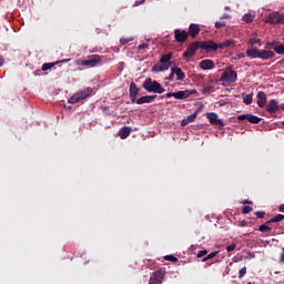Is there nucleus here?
<instances>
[{"mask_svg":"<svg viewBox=\"0 0 284 284\" xmlns=\"http://www.w3.org/2000/svg\"><path fill=\"white\" fill-rule=\"evenodd\" d=\"M281 221H284V215L277 214L273 219L268 220L266 223H281Z\"/></svg>","mask_w":284,"mask_h":284,"instance_id":"28","label":"nucleus"},{"mask_svg":"<svg viewBox=\"0 0 284 284\" xmlns=\"http://www.w3.org/2000/svg\"><path fill=\"white\" fill-rule=\"evenodd\" d=\"M239 79V73L229 67L220 77L222 83H227V85H234Z\"/></svg>","mask_w":284,"mask_h":284,"instance_id":"3","label":"nucleus"},{"mask_svg":"<svg viewBox=\"0 0 284 284\" xmlns=\"http://www.w3.org/2000/svg\"><path fill=\"white\" fill-rule=\"evenodd\" d=\"M278 212H284V204L278 206Z\"/></svg>","mask_w":284,"mask_h":284,"instance_id":"52","label":"nucleus"},{"mask_svg":"<svg viewBox=\"0 0 284 284\" xmlns=\"http://www.w3.org/2000/svg\"><path fill=\"white\" fill-rule=\"evenodd\" d=\"M187 123H190V122L187 121V119L182 120V121H181L182 128H185V125H187Z\"/></svg>","mask_w":284,"mask_h":284,"instance_id":"47","label":"nucleus"},{"mask_svg":"<svg viewBox=\"0 0 284 284\" xmlns=\"http://www.w3.org/2000/svg\"><path fill=\"white\" fill-rule=\"evenodd\" d=\"M270 223H264L258 226V232H272V227L267 226Z\"/></svg>","mask_w":284,"mask_h":284,"instance_id":"30","label":"nucleus"},{"mask_svg":"<svg viewBox=\"0 0 284 284\" xmlns=\"http://www.w3.org/2000/svg\"><path fill=\"white\" fill-rule=\"evenodd\" d=\"M227 26V23H225V21L222 22H215V28L217 30H221V28H225Z\"/></svg>","mask_w":284,"mask_h":284,"instance_id":"38","label":"nucleus"},{"mask_svg":"<svg viewBox=\"0 0 284 284\" xmlns=\"http://www.w3.org/2000/svg\"><path fill=\"white\" fill-rule=\"evenodd\" d=\"M132 133V128L130 126H123L120 131H119V136L120 139H128L130 136V134Z\"/></svg>","mask_w":284,"mask_h":284,"instance_id":"24","label":"nucleus"},{"mask_svg":"<svg viewBox=\"0 0 284 284\" xmlns=\"http://www.w3.org/2000/svg\"><path fill=\"white\" fill-rule=\"evenodd\" d=\"M141 89L136 87V83L131 82L129 88V94L132 103H136V97H139Z\"/></svg>","mask_w":284,"mask_h":284,"instance_id":"12","label":"nucleus"},{"mask_svg":"<svg viewBox=\"0 0 284 284\" xmlns=\"http://www.w3.org/2000/svg\"><path fill=\"white\" fill-rule=\"evenodd\" d=\"M214 92V85H206L202 89V94H212Z\"/></svg>","mask_w":284,"mask_h":284,"instance_id":"32","label":"nucleus"},{"mask_svg":"<svg viewBox=\"0 0 284 284\" xmlns=\"http://www.w3.org/2000/svg\"><path fill=\"white\" fill-rule=\"evenodd\" d=\"M206 42L205 41H195L189 44L186 50L183 52L184 59H192L199 49L205 50Z\"/></svg>","mask_w":284,"mask_h":284,"instance_id":"2","label":"nucleus"},{"mask_svg":"<svg viewBox=\"0 0 284 284\" xmlns=\"http://www.w3.org/2000/svg\"><path fill=\"white\" fill-rule=\"evenodd\" d=\"M156 99V95H143L135 100L138 105H143V103H152Z\"/></svg>","mask_w":284,"mask_h":284,"instance_id":"18","label":"nucleus"},{"mask_svg":"<svg viewBox=\"0 0 284 284\" xmlns=\"http://www.w3.org/2000/svg\"><path fill=\"white\" fill-rule=\"evenodd\" d=\"M166 99H172V97H174V93H166Z\"/></svg>","mask_w":284,"mask_h":284,"instance_id":"51","label":"nucleus"},{"mask_svg":"<svg viewBox=\"0 0 284 284\" xmlns=\"http://www.w3.org/2000/svg\"><path fill=\"white\" fill-rule=\"evenodd\" d=\"M231 45H234V40L224 41V48H230Z\"/></svg>","mask_w":284,"mask_h":284,"instance_id":"43","label":"nucleus"},{"mask_svg":"<svg viewBox=\"0 0 284 284\" xmlns=\"http://www.w3.org/2000/svg\"><path fill=\"white\" fill-rule=\"evenodd\" d=\"M186 121L189 123H194V121H196V113L190 114L186 116Z\"/></svg>","mask_w":284,"mask_h":284,"instance_id":"35","label":"nucleus"},{"mask_svg":"<svg viewBox=\"0 0 284 284\" xmlns=\"http://www.w3.org/2000/svg\"><path fill=\"white\" fill-rule=\"evenodd\" d=\"M281 110H283V111H284V104H283V105H281Z\"/></svg>","mask_w":284,"mask_h":284,"instance_id":"55","label":"nucleus"},{"mask_svg":"<svg viewBox=\"0 0 284 284\" xmlns=\"http://www.w3.org/2000/svg\"><path fill=\"white\" fill-rule=\"evenodd\" d=\"M3 65H6V59L0 55V68H3Z\"/></svg>","mask_w":284,"mask_h":284,"instance_id":"46","label":"nucleus"},{"mask_svg":"<svg viewBox=\"0 0 284 284\" xmlns=\"http://www.w3.org/2000/svg\"><path fill=\"white\" fill-rule=\"evenodd\" d=\"M189 37L196 39L199 37V33L201 32V27L196 23H191L189 27V31H186Z\"/></svg>","mask_w":284,"mask_h":284,"instance_id":"15","label":"nucleus"},{"mask_svg":"<svg viewBox=\"0 0 284 284\" xmlns=\"http://www.w3.org/2000/svg\"><path fill=\"white\" fill-rule=\"evenodd\" d=\"M242 97H243V103H245V105H252V101H253L252 94L242 93Z\"/></svg>","mask_w":284,"mask_h":284,"instance_id":"27","label":"nucleus"},{"mask_svg":"<svg viewBox=\"0 0 284 284\" xmlns=\"http://www.w3.org/2000/svg\"><path fill=\"white\" fill-rule=\"evenodd\" d=\"M265 50H274L276 54H284V45L278 41L266 42Z\"/></svg>","mask_w":284,"mask_h":284,"instance_id":"7","label":"nucleus"},{"mask_svg":"<svg viewBox=\"0 0 284 284\" xmlns=\"http://www.w3.org/2000/svg\"><path fill=\"white\" fill-rule=\"evenodd\" d=\"M266 23H272L273 26H281L284 23V14L278 12L270 13L266 18Z\"/></svg>","mask_w":284,"mask_h":284,"instance_id":"5","label":"nucleus"},{"mask_svg":"<svg viewBox=\"0 0 284 284\" xmlns=\"http://www.w3.org/2000/svg\"><path fill=\"white\" fill-rule=\"evenodd\" d=\"M68 61H70V59H64L58 62L44 63L42 64V72H47V70H52V68L58 65V63H68Z\"/></svg>","mask_w":284,"mask_h":284,"instance_id":"22","label":"nucleus"},{"mask_svg":"<svg viewBox=\"0 0 284 284\" xmlns=\"http://www.w3.org/2000/svg\"><path fill=\"white\" fill-rule=\"evenodd\" d=\"M251 45H261V39L252 38L250 39Z\"/></svg>","mask_w":284,"mask_h":284,"instance_id":"36","label":"nucleus"},{"mask_svg":"<svg viewBox=\"0 0 284 284\" xmlns=\"http://www.w3.org/2000/svg\"><path fill=\"white\" fill-rule=\"evenodd\" d=\"M92 89L88 88L84 89L83 91H80L75 94H73L69 100L68 103L74 104V103H80V101H83L88 99V97H92Z\"/></svg>","mask_w":284,"mask_h":284,"instance_id":"4","label":"nucleus"},{"mask_svg":"<svg viewBox=\"0 0 284 284\" xmlns=\"http://www.w3.org/2000/svg\"><path fill=\"white\" fill-rule=\"evenodd\" d=\"M243 203H244V205H246V204H250V203H252V202H250V201H244Z\"/></svg>","mask_w":284,"mask_h":284,"instance_id":"53","label":"nucleus"},{"mask_svg":"<svg viewBox=\"0 0 284 284\" xmlns=\"http://www.w3.org/2000/svg\"><path fill=\"white\" fill-rule=\"evenodd\" d=\"M215 256H219V251L211 252L205 257H203L202 263H205L206 261H210L214 258Z\"/></svg>","mask_w":284,"mask_h":284,"instance_id":"29","label":"nucleus"},{"mask_svg":"<svg viewBox=\"0 0 284 284\" xmlns=\"http://www.w3.org/2000/svg\"><path fill=\"white\" fill-rule=\"evenodd\" d=\"M280 263H284V251L280 254Z\"/></svg>","mask_w":284,"mask_h":284,"instance_id":"49","label":"nucleus"},{"mask_svg":"<svg viewBox=\"0 0 284 284\" xmlns=\"http://www.w3.org/2000/svg\"><path fill=\"white\" fill-rule=\"evenodd\" d=\"M255 215L257 216V219H265V212L263 211L255 212Z\"/></svg>","mask_w":284,"mask_h":284,"instance_id":"44","label":"nucleus"},{"mask_svg":"<svg viewBox=\"0 0 284 284\" xmlns=\"http://www.w3.org/2000/svg\"><path fill=\"white\" fill-rule=\"evenodd\" d=\"M245 274H247V267H242L239 272V278H243V276H245Z\"/></svg>","mask_w":284,"mask_h":284,"instance_id":"37","label":"nucleus"},{"mask_svg":"<svg viewBox=\"0 0 284 284\" xmlns=\"http://www.w3.org/2000/svg\"><path fill=\"white\" fill-rule=\"evenodd\" d=\"M248 121V123H253V124H258L261 123L262 119L254 115V114H251V113H247V114H241L237 116V121Z\"/></svg>","mask_w":284,"mask_h":284,"instance_id":"11","label":"nucleus"},{"mask_svg":"<svg viewBox=\"0 0 284 284\" xmlns=\"http://www.w3.org/2000/svg\"><path fill=\"white\" fill-rule=\"evenodd\" d=\"M281 106H278V102L276 100H270L268 104L266 106V112H268L270 114H274V112H278V109Z\"/></svg>","mask_w":284,"mask_h":284,"instance_id":"17","label":"nucleus"},{"mask_svg":"<svg viewBox=\"0 0 284 284\" xmlns=\"http://www.w3.org/2000/svg\"><path fill=\"white\" fill-rule=\"evenodd\" d=\"M189 38H190V33H187V31L181 30V29L174 30V39L176 43H185Z\"/></svg>","mask_w":284,"mask_h":284,"instance_id":"8","label":"nucleus"},{"mask_svg":"<svg viewBox=\"0 0 284 284\" xmlns=\"http://www.w3.org/2000/svg\"><path fill=\"white\" fill-rule=\"evenodd\" d=\"M174 69L171 68V73L169 74V77L166 78V81H174Z\"/></svg>","mask_w":284,"mask_h":284,"instance_id":"42","label":"nucleus"},{"mask_svg":"<svg viewBox=\"0 0 284 284\" xmlns=\"http://www.w3.org/2000/svg\"><path fill=\"white\" fill-rule=\"evenodd\" d=\"M143 3H145V0H138V1H135V4H134V6H141V4H143Z\"/></svg>","mask_w":284,"mask_h":284,"instance_id":"48","label":"nucleus"},{"mask_svg":"<svg viewBox=\"0 0 284 284\" xmlns=\"http://www.w3.org/2000/svg\"><path fill=\"white\" fill-rule=\"evenodd\" d=\"M173 72L176 75V81H185V72L179 67H173Z\"/></svg>","mask_w":284,"mask_h":284,"instance_id":"23","label":"nucleus"},{"mask_svg":"<svg viewBox=\"0 0 284 284\" xmlns=\"http://www.w3.org/2000/svg\"><path fill=\"white\" fill-rule=\"evenodd\" d=\"M234 250H236V244L235 243H232V244L226 246V252H234Z\"/></svg>","mask_w":284,"mask_h":284,"instance_id":"41","label":"nucleus"},{"mask_svg":"<svg viewBox=\"0 0 284 284\" xmlns=\"http://www.w3.org/2000/svg\"><path fill=\"white\" fill-rule=\"evenodd\" d=\"M206 118L212 125H219L220 130L223 128V120L219 119V114L215 112L207 113Z\"/></svg>","mask_w":284,"mask_h":284,"instance_id":"13","label":"nucleus"},{"mask_svg":"<svg viewBox=\"0 0 284 284\" xmlns=\"http://www.w3.org/2000/svg\"><path fill=\"white\" fill-rule=\"evenodd\" d=\"M282 124L284 125V121L282 122Z\"/></svg>","mask_w":284,"mask_h":284,"instance_id":"57","label":"nucleus"},{"mask_svg":"<svg viewBox=\"0 0 284 284\" xmlns=\"http://www.w3.org/2000/svg\"><path fill=\"white\" fill-rule=\"evenodd\" d=\"M192 94H196V90L178 91L173 93V97L174 99H178V101H183L185 99H190Z\"/></svg>","mask_w":284,"mask_h":284,"instance_id":"10","label":"nucleus"},{"mask_svg":"<svg viewBox=\"0 0 284 284\" xmlns=\"http://www.w3.org/2000/svg\"><path fill=\"white\" fill-rule=\"evenodd\" d=\"M130 41H134V39L133 38H121L120 39L121 45H128V43H130Z\"/></svg>","mask_w":284,"mask_h":284,"instance_id":"33","label":"nucleus"},{"mask_svg":"<svg viewBox=\"0 0 284 284\" xmlns=\"http://www.w3.org/2000/svg\"><path fill=\"white\" fill-rule=\"evenodd\" d=\"M252 210H254L252 206H244L243 210H242V213L243 214H250V212H252Z\"/></svg>","mask_w":284,"mask_h":284,"instance_id":"40","label":"nucleus"},{"mask_svg":"<svg viewBox=\"0 0 284 284\" xmlns=\"http://www.w3.org/2000/svg\"><path fill=\"white\" fill-rule=\"evenodd\" d=\"M222 19H230V17H227V16H223V17H222Z\"/></svg>","mask_w":284,"mask_h":284,"instance_id":"54","label":"nucleus"},{"mask_svg":"<svg viewBox=\"0 0 284 284\" xmlns=\"http://www.w3.org/2000/svg\"><path fill=\"white\" fill-rule=\"evenodd\" d=\"M267 103V95L263 91L257 92V105L258 108H265Z\"/></svg>","mask_w":284,"mask_h":284,"instance_id":"19","label":"nucleus"},{"mask_svg":"<svg viewBox=\"0 0 284 284\" xmlns=\"http://www.w3.org/2000/svg\"><path fill=\"white\" fill-rule=\"evenodd\" d=\"M236 57L237 59H245V53H239Z\"/></svg>","mask_w":284,"mask_h":284,"instance_id":"50","label":"nucleus"},{"mask_svg":"<svg viewBox=\"0 0 284 284\" xmlns=\"http://www.w3.org/2000/svg\"><path fill=\"white\" fill-rule=\"evenodd\" d=\"M205 43H206V47H204L205 52H216V50L225 49V42L216 44V42L209 40V41H205Z\"/></svg>","mask_w":284,"mask_h":284,"instance_id":"9","label":"nucleus"},{"mask_svg":"<svg viewBox=\"0 0 284 284\" xmlns=\"http://www.w3.org/2000/svg\"><path fill=\"white\" fill-rule=\"evenodd\" d=\"M201 70H214V61L206 59L200 62Z\"/></svg>","mask_w":284,"mask_h":284,"instance_id":"21","label":"nucleus"},{"mask_svg":"<svg viewBox=\"0 0 284 284\" xmlns=\"http://www.w3.org/2000/svg\"><path fill=\"white\" fill-rule=\"evenodd\" d=\"M207 255V250L199 251L196 254L197 258H203V256Z\"/></svg>","mask_w":284,"mask_h":284,"instance_id":"39","label":"nucleus"},{"mask_svg":"<svg viewBox=\"0 0 284 284\" xmlns=\"http://www.w3.org/2000/svg\"><path fill=\"white\" fill-rule=\"evenodd\" d=\"M164 261H170L171 263H176V261H179V258L174 255H166V256H164Z\"/></svg>","mask_w":284,"mask_h":284,"instance_id":"34","label":"nucleus"},{"mask_svg":"<svg viewBox=\"0 0 284 284\" xmlns=\"http://www.w3.org/2000/svg\"><path fill=\"white\" fill-rule=\"evenodd\" d=\"M246 57H248V59H258L260 54H261V50H258V48H251L247 49L245 52Z\"/></svg>","mask_w":284,"mask_h":284,"instance_id":"20","label":"nucleus"},{"mask_svg":"<svg viewBox=\"0 0 284 284\" xmlns=\"http://www.w3.org/2000/svg\"><path fill=\"white\" fill-rule=\"evenodd\" d=\"M142 88H144L146 92H154L155 94H163V92H165V88L161 87V83L152 80V78H148L143 82Z\"/></svg>","mask_w":284,"mask_h":284,"instance_id":"1","label":"nucleus"},{"mask_svg":"<svg viewBox=\"0 0 284 284\" xmlns=\"http://www.w3.org/2000/svg\"><path fill=\"white\" fill-rule=\"evenodd\" d=\"M274 57H276V53H274L272 50H260L258 59H262V61L274 59Z\"/></svg>","mask_w":284,"mask_h":284,"instance_id":"16","label":"nucleus"},{"mask_svg":"<svg viewBox=\"0 0 284 284\" xmlns=\"http://www.w3.org/2000/svg\"><path fill=\"white\" fill-rule=\"evenodd\" d=\"M170 70V64H155L152 68V72H165Z\"/></svg>","mask_w":284,"mask_h":284,"instance_id":"25","label":"nucleus"},{"mask_svg":"<svg viewBox=\"0 0 284 284\" xmlns=\"http://www.w3.org/2000/svg\"><path fill=\"white\" fill-rule=\"evenodd\" d=\"M164 274L161 271H155L152 273L149 284H162L163 283V278H164Z\"/></svg>","mask_w":284,"mask_h":284,"instance_id":"14","label":"nucleus"},{"mask_svg":"<svg viewBox=\"0 0 284 284\" xmlns=\"http://www.w3.org/2000/svg\"><path fill=\"white\" fill-rule=\"evenodd\" d=\"M170 61H172V53L163 54L160 59V63L164 65H170Z\"/></svg>","mask_w":284,"mask_h":284,"instance_id":"26","label":"nucleus"},{"mask_svg":"<svg viewBox=\"0 0 284 284\" xmlns=\"http://www.w3.org/2000/svg\"><path fill=\"white\" fill-rule=\"evenodd\" d=\"M101 63V55L93 54L90 55L87 60L80 61V65H89V68H94Z\"/></svg>","mask_w":284,"mask_h":284,"instance_id":"6","label":"nucleus"},{"mask_svg":"<svg viewBox=\"0 0 284 284\" xmlns=\"http://www.w3.org/2000/svg\"><path fill=\"white\" fill-rule=\"evenodd\" d=\"M148 48H150L149 43H142V44H139V47H138V49H140V50H145Z\"/></svg>","mask_w":284,"mask_h":284,"instance_id":"45","label":"nucleus"},{"mask_svg":"<svg viewBox=\"0 0 284 284\" xmlns=\"http://www.w3.org/2000/svg\"><path fill=\"white\" fill-rule=\"evenodd\" d=\"M242 21H245V23H252V21H254V16H252V13H246L243 16Z\"/></svg>","mask_w":284,"mask_h":284,"instance_id":"31","label":"nucleus"},{"mask_svg":"<svg viewBox=\"0 0 284 284\" xmlns=\"http://www.w3.org/2000/svg\"><path fill=\"white\" fill-rule=\"evenodd\" d=\"M247 284H252V282H248Z\"/></svg>","mask_w":284,"mask_h":284,"instance_id":"56","label":"nucleus"}]
</instances>
